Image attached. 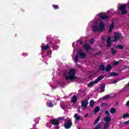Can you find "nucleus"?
<instances>
[{
  "mask_svg": "<svg viewBox=\"0 0 129 129\" xmlns=\"http://www.w3.org/2000/svg\"><path fill=\"white\" fill-rule=\"evenodd\" d=\"M110 37H108L107 39V43H111L110 42Z\"/></svg>",
  "mask_w": 129,
  "mask_h": 129,
  "instance_id": "nucleus-40",
  "label": "nucleus"
},
{
  "mask_svg": "<svg viewBox=\"0 0 129 129\" xmlns=\"http://www.w3.org/2000/svg\"><path fill=\"white\" fill-rule=\"evenodd\" d=\"M115 83H117V80H114L112 82L113 84H115Z\"/></svg>",
  "mask_w": 129,
  "mask_h": 129,
  "instance_id": "nucleus-42",
  "label": "nucleus"
},
{
  "mask_svg": "<svg viewBox=\"0 0 129 129\" xmlns=\"http://www.w3.org/2000/svg\"><path fill=\"white\" fill-rule=\"evenodd\" d=\"M113 29H114V21L112 22V23L109 27V32H111Z\"/></svg>",
  "mask_w": 129,
  "mask_h": 129,
  "instance_id": "nucleus-15",
  "label": "nucleus"
},
{
  "mask_svg": "<svg viewBox=\"0 0 129 129\" xmlns=\"http://www.w3.org/2000/svg\"><path fill=\"white\" fill-rule=\"evenodd\" d=\"M75 117L76 118V120L77 121L80 120V119L82 118V117L80 115H79L77 113L75 114Z\"/></svg>",
  "mask_w": 129,
  "mask_h": 129,
  "instance_id": "nucleus-17",
  "label": "nucleus"
},
{
  "mask_svg": "<svg viewBox=\"0 0 129 129\" xmlns=\"http://www.w3.org/2000/svg\"><path fill=\"white\" fill-rule=\"evenodd\" d=\"M99 27L97 26V25H95L93 27V32H101V31H103L104 29H105V26H104V24L103 23L101 22L99 24Z\"/></svg>",
  "mask_w": 129,
  "mask_h": 129,
  "instance_id": "nucleus-2",
  "label": "nucleus"
},
{
  "mask_svg": "<svg viewBox=\"0 0 129 129\" xmlns=\"http://www.w3.org/2000/svg\"><path fill=\"white\" fill-rule=\"evenodd\" d=\"M61 107L62 109H65V108H66V107L65 106H62Z\"/></svg>",
  "mask_w": 129,
  "mask_h": 129,
  "instance_id": "nucleus-45",
  "label": "nucleus"
},
{
  "mask_svg": "<svg viewBox=\"0 0 129 129\" xmlns=\"http://www.w3.org/2000/svg\"><path fill=\"white\" fill-rule=\"evenodd\" d=\"M102 52L101 51H98L96 52V55H98L99 56H100Z\"/></svg>",
  "mask_w": 129,
  "mask_h": 129,
  "instance_id": "nucleus-39",
  "label": "nucleus"
},
{
  "mask_svg": "<svg viewBox=\"0 0 129 129\" xmlns=\"http://www.w3.org/2000/svg\"><path fill=\"white\" fill-rule=\"evenodd\" d=\"M77 53L82 59H85V58H86V53L82 52L81 49H79L77 51Z\"/></svg>",
  "mask_w": 129,
  "mask_h": 129,
  "instance_id": "nucleus-8",
  "label": "nucleus"
},
{
  "mask_svg": "<svg viewBox=\"0 0 129 129\" xmlns=\"http://www.w3.org/2000/svg\"><path fill=\"white\" fill-rule=\"evenodd\" d=\"M114 35L113 42H117V40H118L119 38L123 39V37L122 36V35H121V33H120L118 32H114Z\"/></svg>",
  "mask_w": 129,
  "mask_h": 129,
  "instance_id": "nucleus-5",
  "label": "nucleus"
},
{
  "mask_svg": "<svg viewBox=\"0 0 129 129\" xmlns=\"http://www.w3.org/2000/svg\"><path fill=\"white\" fill-rule=\"evenodd\" d=\"M56 129H59V126L56 127Z\"/></svg>",
  "mask_w": 129,
  "mask_h": 129,
  "instance_id": "nucleus-54",
  "label": "nucleus"
},
{
  "mask_svg": "<svg viewBox=\"0 0 129 129\" xmlns=\"http://www.w3.org/2000/svg\"><path fill=\"white\" fill-rule=\"evenodd\" d=\"M99 17L101 20H108L109 19V17L102 14H100Z\"/></svg>",
  "mask_w": 129,
  "mask_h": 129,
  "instance_id": "nucleus-10",
  "label": "nucleus"
},
{
  "mask_svg": "<svg viewBox=\"0 0 129 129\" xmlns=\"http://www.w3.org/2000/svg\"><path fill=\"white\" fill-rule=\"evenodd\" d=\"M100 123H99L94 128V129H100Z\"/></svg>",
  "mask_w": 129,
  "mask_h": 129,
  "instance_id": "nucleus-32",
  "label": "nucleus"
},
{
  "mask_svg": "<svg viewBox=\"0 0 129 129\" xmlns=\"http://www.w3.org/2000/svg\"><path fill=\"white\" fill-rule=\"evenodd\" d=\"M123 123H124V124H126V125H127L128 124H129V120L124 122Z\"/></svg>",
  "mask_w": 129,
  "mask_h": 129,
  "instance_id": "nucleus-41",
  "label": "nucleus"
},
{
  "mask_svg": "<svg viewBox=\"0 0 129 129\" xmlns=\"http://www.w3.org/2000/svg\"><path fill=\"white\" fill-rule=\"evenodd\" d=\"M127 117H129V113L123 114V118H126Z\"/></svg>",
  "mask_w": 129,
  "mask_h": 129,
  "instance_id": "nucleus-27",
  "label": "nucleus"
},
{
  "mask_svg": "<svg viewBox=\"0 0 129 129\" xmlns=\"http://www.w3.org/2000/svg\"><path fill=\"white\" fill-rule=\"evenodd\" d=\"M105 114L107 116H109V115H110V113H109V111H106L105 112Z\"/></svg>",
  "mask_w": 129,
  "mask_h": 129,
  "instance_id": "nucleus-35",
  "label": "nucleus"
},
{
  "mask_svg": "<svg viewBox=\"0 0 129 129\" xmlns=\"http://www.w3.org/2000/svg\"><path fill=\"white\" fill-rule=\"evenodd\" d=\"M84 49L85 50H86V51H88V50L91 49V46L87 43H85Z\"/></svg>",
  "mask_w": 129,
  "mask_h": 129,
  "instance_id": "nucleus-12",
  "label": "nucleus"
},
{
  "mask_svg": "<svg viewBox=\"0 0 129 129\" xmlns=\"http://www.w3.org/2000/svg\"><path fill=\"white\" fill-rule=\"evenodd\" d=\"M118 64H119V62L115 61V62H114L113 65H114V66H116V65H118Z\"/></svg>",
  "mask_w": 129,
  "mask_h": 129,
  "instance_id": "nucleus-38",
  "label": "nucleus"
},
{
  "mask_svg": "<svg viewBox=\"0 0 129 129\" xmlns=\"http://www.w3.org/2000/svg\"><path fill=\"white\" fill-rule=\"evenodd\" d=\"M94 39H91L90 40V44H93V43H94Z\"/></svg>",
  "mask_w": 129,
  "mask_h": 129,
  "instance_id": "nucleus-36",
  "label": "nucleus"
},
{
  "mask_svg": "<svg viewBox=\"0 0 129 129\" xmlns=\"http://www.w3.org/2000/svg\"><path fill=\"white\" fill-rule=\"evenodd\" d=\"M51 122L53 125L58 126L60 124V122L58 119H53L51 120Z\"/></svg>",
  "mask_w": 129,
  "mask_h": 129,
  "instance_id": "nucleus-9",
  "label": "nucleus"
},
{
  "mask_svg": "<svg viewBox=\"0 0 129 129\" xmlns=\"http://www.w3.org/2000/svg\"><path fill=\"white\" fill-rule=\"evenodd\" d=\"M41 48L44 51L46 50H48L50 48V46H49V44H46L45 46H41Z\"/></svg>",
  "mask_w": 129,
  "mask_h": 129,
  "instance_id": "nucleus-18",
  "label": "nucleus"
},
{
  "mask_svg": "<svg viewBox=\"0 0 129 129\" xmlns=\"http://www.w3.org/2000/svg\"><path fill=\"white\" fill-rule=\"evenodd\" d=\"M88 116V114H86L85 115H84V117H87Z\"/></svg>",
  "mask_w": 129,
  "mask_h": 129,
  "instance_id": "nucleus-47",
  "label": "nucleus"
},
{
  "mask_svg": "<svg viewBox=\"0 0 129 129\" xmlns=\"http://www.w3.org/2000/svg\"><path fill=\"white\" fill-rule=\"evenodd\" d=\"M110 69H111V65L109 64H107L105 68L106 72H109V71H110Z\"/></svg>",
  "mask_w": 129,
  "mask_h": 129,
  "instance_id": "nucleus-13",
  "label": "nucleus"
},
{
  "mask_svg": "<svg viewBox=\"0 0 129 129\" xmlns=\"http://www.w3.org/2000/svg\"><path fill=\"white\" fill-rule=\"evenodd\" d=\"M88 101H87V99H85V100L82 101L81 106L83 108H84V109H86V108H87V105H88Z\"/></svg>",
  "mask_w": 129,
  "mask_h": 129,
  "instance_id": "nucleus-7",
  "label": "nucleus"
},
{
  "mask_svg": "<svg viewBox=\"0 0 129 129\" xmlns=\"http://www.w3.org/2000/svg\"><path fill=\"white\" fill-rule=\"evenodd\" d=\"M129 69L128 66H124L123 69L121 70V71H123V70H125V69Z\"/></svg>",
  "mask_w": 129,
  "mask_h": 129,
  "instance_id": "nucleus-29",
  "label": "nucleus"
},
{
  "mask_svg": "<svg viewBox=\"0 0 129 129\" xmlns=\"http://www.w3.org/2000/svg\"><path fill=\"white\" fill-rule=\"evenodd\" d=\"M103 78H104V76L101 75L99 76L94 81L90 82L88 85V87H91V86H93L94 84H97V83H98L100 80H102Z\"/></svg>",
  "mask_w": 129,
  "mask_h": 129,
  "instance_id": "nucleus-3",
  "label": "nucleus"
},
{
  "mask_svg": "<svg viewBox=\"0 0 129 129\" xmlns=\"http://www.w3.org/2000/svg\"><path fill=\"white\" fill-rule=\"evenodd\" d=\"M79 111V112H81V111Z\"/></svg>",
  "mask_w": 129,
  "mask_h": 129,
  "instance_id": "nucleus-55",
  "label": "nucleus"
},
{
  "mask_svg": "<svg viewBox=\"0 0 129 129\" xmlns=\"http://www.w3.org/2000/svg\"><path fill=\"white\" fill-rule=\"evenodd\" d=\"M107 48H109V47L111 46V42H107Z\"/></svg>",
  "mask_w": 129,
  "mask_h": 129,
  "instance_id": "nucleus-37",
  "label": "nucleus"
},
{
  "mask_svg": "<svg viewBox=\"0 0 129 129\" xmlns=\"http://www.w3.org/2000/svg\"><path fill=\"white\" fill-rule=\"evenodd\" d=\"M100 119V116H98L97 118L95 120L94 123L96 124L99 121V120Z\"/></svg>",
  "mask_w": 129,
  "mask_h": 129,
  "instance_id": "nucleus-31",
  "label": "nucleus"
},
{
  "mask_svg": "<svg viewBox=\"0 0 129 129\" xmlns=\"http://www.w3.org/2000/svg\"><path fill=\"white\" fill-rule=\"evenodd\" d=\"M80 45H82V44H83V41H80Z\"/></svg>",
  "mask_w": 129,
  "mask_h": 129,
  "instance_id": "nucleus-46",
  "label": "nucleus"
},
{
  "mask_svg": "<svg viewBox=\"0 0 129 129\" xmlns=\"http://www.w3.org/2000/svg\"><path fill=\"white\" fill-rule=\"evenodd\" d=\"M48 106L49 107H53L54 106V105L53 104V103H52V101H51V100L50 101Z\"/></svg>",
  "mask_w": 129,
  "mask_h": 129,
  "instance_id": "nucleus-33",
  "label": "nucleus"
},
{
  "mask_svg": "<svg viewBox=\"0 0 129 129\" xmlns=\"http://www.w3.org/2000/svg\"><path fill=\"white\" fill-rule=\"evenodd\" d=\"M64 125L66 128H70L72 126V121L70 119L68 120L64 123Z\"/></svg>",
  "mask_w": 129,
  "mask_h": 129,
  "instance_id": "nucleus-6",
  "label": "nucleus"
},
{
  "mask_svg": "<svg viewBox=\"0 0 129 129\" xmlns=\"http://www.w3.org/2000/svg\"><path fill=\"white\" fill-rule=\"evenodd\" d=\"M99 69L100 70H102V71H104V70H105V68L104 67V65L103 64L100 65L99 67Z\"/></svg>",
  "mask_w": 129,
  "mask_h": 129,
  "instance_id": "nucleus-24",
  "label": "nucleus"
},
{
  "mask_svg": "<svg viewBox=\"0 0 129 129\" xmlns=\"http://www.w3.org/2000/svg\"><path fill=\"white\" fill-rule=\"evenodd\" d=\"M109 76H113L114 77H115L118 75V73H116L114 72L110 73L109 74Z\"/></svg>",
  "mask_w": 129,
  "mask_h": 129,
  "instance_id": "nucleus-20",
  "label": "nucleus"
},
{
  "mask_svg": "<svg viewBox=\"0 0 129 129\" xmlns=\"http://www.w3.org/2000/svg\"><path fill=\"white\" fill-rule=\"evenodd\" d=\"M78 57H79V55L78 53L77 52V54L75 58V60L76 63H77V62H78V61H79Z\"/></svg>",
  "mask_w": 129,
  "mask_h": 129,
  "instance_id": "nucleus-26",
  "label": "nucleus"
},
{
  "mask_svg": "<svg viewBox=\"0 0 129 129\" xmlns=\"http://www.w3.org/2000/svg\"><path fill=\"white\" fill-rule=\"evenodd\" d=\"M104 120L108 123V122L111 120V118L108 116H107L104 118Z\"/></svg>",
  "mask_w": 129,
  "mask_h": 129,
  "instance_id": "nucleus-16",
  "label": "nucleus"
},
{
  "mask_svg": "<svg viewBox=\"0 0 129 129\" xmlns=\"http://www.w3.org/2000/svg\"><path fill=\"white\" fill-rule=\"evenodd\" d=\"M77 101V96L74 95L72 98V102L73 103H75Z\"/></svg>",
  "mask_w": 129,
  "mask_h": 129,
  "instance_id": "nucleus-19",
  "label": "nucleus"
},
{
  "mask_svg": "<svg viewBox=\"0 0 129 129\" xmlns=\"http://www.w3.org/2000/svg\"><path fill=\"white\" fill-rule=\"evenodd\" d=\"M126 86H127V87H129V84L128 83L126 84Z\"/></svg>",
  "mask_w": 129,
  "mask_h": 129,
  "instance_id": "nucleus-51",
  "label": "nucleus"
},
{
  "mask_svg": "<svg viewBox=\"0 0 129 129\" xmlns=\"http://www.w3.org/2000/svg\"><path fill=\"white\" fill-rule=\"evenodd\" d=\"M110 113L114 114V113L116 112V109H115V108H112L110 110Z\"/></svg>",
  "mask_w": 129,
  "mask_h": 129,
  "instance_id": "nucleus-23",
  "label": "nucleus"
},
{
  "mask_svg": "<svg viewBox=\"0 0 129 129\" xmlns=\"http://www.w3.org/2000/svg\"><path fill=\"white\" fill-rule=\"evenodd\" d=\"M77 66H78V67H80V65L79 64H77Z\"/></svg>",
  "mask_w": 129,
  "mask_h": 129,
  "instance_id": "nucleus-52",
  "label": "nucleus"
},
{
  "mask_svg": "<svg viewBox=\"0 0 129 129\" xmlns=\"http://www.w3.org/2000/svg\"><path fill=\"white\" fill-rule=\"evenodd\" d=\"M58 119H61V120H62V119H62V117H58Z\"/></svg>",
  "mask_w": 129,
  "mask_h": 129,
  "instance_id": "nucleus-50",
  "label": "nucleus"
},
{
  "mask_svg": "<svg viewBox=\"0 0 129 129\" xmlns=\"http://www.w3.org/2000/svg\"><path fill=\"white\" fill-rule=\"evenodd\" d=\"M111 51L112 53V56H115L116 55V50L113 48H111Z\"/></svg>",
  "mask_w": 129,
  "mask_h": 129,
  "instance_id": "nucleus-21",
  "label": "nucleus"
},
{
  "mask_svg": "<svg viewBox=\"0 0 129 129\" xmlns=\"http://www.w3.org/2000/svg\"><path fill=\"white\" fill-rule=\"evenodd\" d=\"M109 97H110V95H107L103 97V99H104V100L108 99V98H109Z\"/></svg>",
  "mask_w": 129,
  "mask_h": 129,
  "instance_id": "nucleus-30",
  "label": "nucleus"
},
{
  "mask_svg": "<svg viewBox=\"0 0 129 129\" xmlns=\"http://www.w3.org/2000/svg\"><path fill=\"white\" fill-rule=\"evenodd\" d=\"M116 48H118V49H120V50H122L123 49V45H118L116 46Z\"/></svg>",
  "mask_w": 129,
  "mask_h": 129,
  "instance_id": "nucleus-28",
  "label": "nucleus"
},
{
  "mask_svg": "<svg viewBox=\"0 0 129 129\" xmlns=\"http://www.w3.org/2000/svg\"><path fill=\"white\" fill-rule=\"evenodd\" d=\"M52 7H53V9H54V10H58V9H59V7L57 6V5H53L52 6Z\"/></svg>",
  "mask_w": 129,
  "mask_h": 129,
  "instance_id": "nucleus-34",
  "label": "nucleus"
},
{
  "mask_svg": "<svg viewBox=\"0 0 129 129\" xmlns=\"http://www.w3.org/2000/svg\"><path fill=\"white\" fill-rule=\"evenodd\" d=\"M24 56H28V54H27V53H24Z\"/></svg>",
  "mask_w": 129,
  "mask_h": 129,
  "instance_id": "nucleus-49",
  "label": "nucleus"
},
{
  "mask_svg": "<svg viewBox=\"0 0 129 129\" xmlns=\"http://www.w3.org/2000/svg\"><path fill=\"white\" fill-rule=\"evenodd\" d=\"M108 126H109V123H105L103 127L102 128V129H108Z\"/></svg>",
  "mask_w": 129,
  "mask_h": 129,
  "instance_id": "nucleus-25",
  "label": "nucleus"
},
{
  "mask_svg": "<svg viewBox=\"0 0 129 129\" xmlns=\"http://www.w3.org/2000/svg\"><path fill=\"white\" fill-rule=\"evenodd\" d=\"M126 105H127V106H129V101H128L126 103Z\"/></svg>",
  "mask_w": 129,
  "mask_h": 129,
  "instance_id": "nucleus-44",
  "label": "nucleus"
},
{
  "mask_svg": "<svg viewBox=\"0 0 129 129\" xmlns=\"http://www.w3.org/2000/svg\"><path fill=\"white\" fill-rule=\"evenodd\" d=\"M100 90H101V93H102V92H104V91H105V84H103L101 85Z\"/></svg>",
  "mask_w": 129,
  "mask_h": 129,
  "instance_id": "nucleus-14",
  "label": "nucleus"
},
{
  "mask_svg": "<svg viewBox=\"0 0 129 129\" xmlns=\"http://www.w3.org/2000/svg\"><path fill=\"white\" fill-rule=\"evenodd\" d=\"M63 75H64V76H65V75H66V73H64Z\"/></svg>",
  "mask_w": 129,
  "mask_h": 129,
  "instance_id": "nucleus-53",
  "label": "nucleus"
},
{
  "mask_svg": "<svg viewBox=\"0 0 129 129\" xmlns=\"http://www.w3.org/2000/svg\"><path fill=\"white\" fill-rule=\"evenodd\" d=\"M124 90H125V88H123V89L121 90L120 91H123Z\"/></svg>",
  "mask_w": 129,
  "mask_h": 129,
  "instance_id": "nucleus-48",
  "label": "nucleus"
},
{
  "mask_svg": "<svg viewBox=\"0 0 129 129\" xmlns=\"http://www.w3.org/2000/svg\"><path fill=\"white\" fill-rule=\"evenodd\" d=\"M102 105H103V106H106V103H102Z\"/></svg>",
  "mask_w": 129,
  "mask_h": 129,
  "instance_id": "nucleus-43",
  "label": "nucleus"
},
{
  "mask_svg": "<svg viewBox=\"0 0 129 129\" xmlns=\"http://www.w3.org/2000/svg\"><path fill=\"white\" fill-rule=\"evenodd\" d=\"M75 74H76V72L75 71V70L73 69H71L68 73L69 76L66 78V80H71V81H73V80H75V79L79 80V78L75 77Z\"/></svg>",
  "mask_w": 129,
  "mask_h": 129,
  "instance_id": "nucleus-1",
  "label": "nucleus"
},
{
  "mask_svg": "<svg viewBox=\"0 0 129 129\" xmlns=\"http://www.w3.org/2000/svg\"><path fill=\"white\" fill-rule=\"evenodd\" d=\"M100 110V107L99 106H96L94 110L93 111V112L94 115L96 114L97 112H99Z\"/></svg>",
  "mask_w": 129,
  "mask_h": 129,
  "instance_id": "nucleus-11",
  "label": "nucleus"
},
{
  "mask_svg": "<svg viewBox=\"0 0 129 129\" xmlns=\"http://www.w3.org/2000/svg\"><path fill=\"white\" fill-rule=\"evenodd\" d=\"M95 104V102H94V101L93 100H91L90 101L89 105H90V106H91V107H93V106H94Z\"/></svg>",
  "mask_w": 129,
  "mask_h": 129,
  "instance_id": "nucleus-22",
  "label": "nucleus"
},
{
  "mask_svg": "<svg viewBox=\"0 0 129 129\" xmlns=\"http://www.w3.org/2000/svg\"><path fill=\"white\" fill-rule=\"evenodd\" d=\"M119 11L121 12L122 15H125L127 14V11H126V4H122L120 7L118 9V12Z\"/></svg>",
  "mask_w": 129,
  "mask_h": 129,
  "instance_id": "nucleus-4",
  "label": "nucleus"
}]
</instances>
